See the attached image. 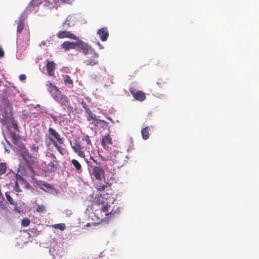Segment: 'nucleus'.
Here are the masks:
<instances>
[{
    "label": "nucleus",
    "mask_w": 259,
    "mask_h": 259,
    "mask_svg": "<svg viewBox=\"0 0 259 259\" xmlns=\"http://www.w3.org/2000/svg\"><path fill=\"white\" fill-rule=\"evenodd\" d=\"M90 159L94 162V164L88 169L91 178L97 181H102L105 176L104 163L98 159H95L92 156H90Z\"/></svg>",
    "instance_id": "7ed1b4c3"
},
{
    "label": "nucleus",
    "mask_w": 259,
    "mask_h": 259,
    "mask_svg": "<svg viewBox=\"0 0 259 259\" xmlns=\"http://www.w3.org/2000/svg\"><path fill=\"white\" fill-rule=\"evenodd\" d=\"M112 144V139L109 134L103 136L101 140V145L104 149L107 150L109 146Z\"/></svg>",
    "instance_id": "f8f14e48"
},
{
    "label": "nucleus",
    "mask_w": 259,
    "mask_h": 259,
    "mask_svg": "<svg viewBox=\"0 0 259 259\" xmlns=\"http://www.w3.org/2000/svg\"><path fill=\"white\" fill-rule=\"evenodd\" d=\"M98 45L99 46L100 49H103V47H102L101 45L100 44V43L99 42H98Z\"/></svg>",
    "instance_id": "49530a36"
},
{
    "label": "nucleus",
    "mask_w": 259,
    "mask_h": 259,
    "mask_svg": "<svg viewBox=\"0 0 259 259\" xmlns=\"http://www.w3.org/2000/svg\"><path fill=\"white\" fill-rule=\"evenodd\" d=\"M52 142L54 145V146L56 148V149L57 150V151L62 155H63V153L62 152V148L61 147L59 146L57 142L55 140H52Z\"/></svg>",
    "instance_id": "2f4dec72"
},
{
    "label": "nucleus",
    "mask_w": 259,
    "mask_h": 259,
    "mask_svg": "<svg viewBox=\"0 0 259 259\" xmlns=\"http://www.w3.org/2000/svg\"><path fill=\"white\" fill-rule=\"evenodd\" d=\"M41 0H32L29 6V8H30L31 7H35L38 6L39 5H41L40 3Z\"/></svg>",
    "instance_id": "7c9ffc66"
},
{
    "label": "nucleus",
    "mask_w": 259,
    "mask_h": 259,
    "mask_svg": "<svg viewBox=\"0 0 259 259\" xmlns=\"http://www.w3.org/2000/svg\"><path fill=\"white\" fill-rule=\"evenodd\" d=\"M4 56V52L2 49H0V57H3Z\"/></svg>",
    "instance_id": "37998d69"
},
{
    "label": "nucleus",
    "mask_w": 259,
    "mask_h": 259,
    "mask_svg": "<svg viewBox=\"0 0 259 259\" xmlns=\"http://www.w3.org/2000/svg\"><path fill=\"white\" fill-rule=\"evenodd\" d=\"M42 140V138L40 136L37 135L36 137H35L34 140L36 142L38 143L41 141Z\"/></svg>",
    "instance_id": "ea45409f"
},
{
    "label": "nucleus",
    "mask_w": 259,
    "mask_h": 259,
    "mask_svg": "<svg viewBox=\"0 0 259 259\" xmlns=\"http://www.w3.org/2000/svg\"><path fill=\"white\" fill-rule=\"evenodd\" d=\"M14 210H15V211H17V212H20V210L18 209L17 205H16V206H14Z\"/></svg>",
    "instance_id": "a18cd8bd"
},
{
    "label": "nucleus",
    "mask_w": 259,
    "mask_h": 259,
    "mask_svg": "<svg viewBox=\"0 0 259 259\" xmlns=\"http://www.w3.org/2000/svg\"><path fill=\"white\" fill-rule=\"evenodd\" d=\"M7 200L10 202V203L14 206L17 205V203L15 202L12 197L10 196V192H7L5 193Z\"/></svg>",
    "instance_id": "cd10ccee"
},
{
    "label": "nucleus",
    "mask_w": 259,
    "mask_h": 259,
    "mask_svg": "<svg viewBox=\"0 0 259 259\" xmlns=\"http://www.w3.org/2000/svg\"><path fill=\"white\" fill-rule=\"evenodd\" d=\"M98 58H89L83 61V63L87 66H94L99 64Z\"/></svg>",
    "instance_id": "aec40b11"
},
{
    "label": "nucleus",
    "mask_w": 259,
    "mask_h": 259,
    "mask_svg": "<svg viewBox=\"0 0 259 259\" xmlns=\"http://www.w3.org/2000/svg\"><path fill=\"white\" fill-rule=\"evenodd\" d=\"M97 34L99 35L101 40L103 41H106L109 36L108 29L105 27L99 29L97 32Z\"/></svg>",
    "instance_id": "dca6fc26"
},
{
    "label": "nucleus",
    "mask_w": 259,
    "mask_h": 259,
    "mask_svg": "<svg viewBox=\"0 0 259 259\" xmlns=\"http://www.w3.org/2000/svg\"><path fill=\"white\" fill-rule=\"evenodd\" d=\"M47 85L48 91L56 102L59 103L62 106L68 107L70 105L68 98L63 94L55 84L49 82Z\"/></svg>",
    "instance_id": "f257e3e1"
},
{
    "label": "nucleus",
    "mask_w": 259,
    "mask_h": 259,
    "mask_svg": "<svg viewBox=\"0 0 259 259\" xmlns=\"http://www.w3.org/2000/svg\"><path fill=\"white\" fill-rule=\"evenodd\" d=\"M13 109L10 103L7 101H4V107L0 110V120L3 124H6L8 119L12 115Z\"/></svg>",
    "instance_id": "20e7f679"
},
{
    "label": "nucleus",
    "mask_w": 259,
    "mask_h": 259,
    "mask_svg": "<svg viewBox=\"0 0 259 259\" xmlns=\"http://www.w3.org/2000/svg\"><path fill=\"white\" fill-rule=\"evenodd\" d=\"M77 48L81 50L84 55H87L90 53L95 58H98L99 57V54L94 50L92 49L91 47L87 43L84 42L82 40H78Z\"/></svg>",
    "instance_id": "39448f33"
},
{
    "label": "nucleus",
    "mask_w": 259,
    "mask_h": 259,
    "mask_svg": "<svg viewBox=\"0 0 259 259\" xmlns=\"http://www.w3.org/2000/svg\"><path fill=\"white\" fill-rule=\"evenodd\" d=\"M24 20L25 17L23 15H21L19 19L18 26H17V32L19 33H21L24 27Z\"/></svg>",
    "instance_id": "6ab92c4d"
},
{
    "label": "nucleus",
    "mask_w": 259,
    "mask_h": 259,
    "mask_svg": "<svg viewBox=\"0 0 259 259\" xmlns=\"http://www.w3.org/2000/svg\"><path fill=\"white\" fill-rule=\"evenodd\" d=\"M82 140L84 141L87 143V146H85L86 150H88V151L90 150V147L92 146V144L90 137L88 135H85L82 138Z\"/></svg>",
    "instance_id": "5701e85b"
},
{
    "label": "nucleus",
    "mask_w": 259,
    "mask_h": 259,
    "mask_svg": "<svg viewBox=\"0 0 259 259\" xmlns=\"http://www.w3.org/2000/svg\"><path fill=\"white\" fill-rule=\"evenodd\" d=\"M9 137L11 139L13 143L16 145L19 140V137L16 135L14 132H10L9 134Z\"/></svg>",
    "instance_id": "4be33fe9"
},
{
    "label": "nucleus",
    "mask_w": 259,
    "mask_h": 259,
    "mask_svg": "<svg viewBox=\"0 0 259 259\" xmlns=\"http://www.w3.org/2000/svg\"><path fill=\"white\" fill-rule=\"evenodd\" d=\"M19 152L21 157H22L24 160L29 158V157H30L31 155H32L29 153V150L25 147L24 145H22L20 147Z\"/></svg>",
    "instance_id": "a211bd4d"
},
{
    "label": "nucleus",
    "mask_w": 259,
    "mask_h": 259,
    "mask_svg": "<svg viewBox=\"0 0 259 259\" xmlns=\"http://www.w3.org/2000/svg\"><path fill=\"white\" fill-rule=\"evenodd\" d=\"M79 38L75 42H70L69 41H64L62 45V47L66 51H69L71 49H75L78 47Z\"/></svg>",
    "instance_id": "4468645a"
},
{
    "label": "nucleus",
    "mask_w": 259,
    "mask_h": 259,
    "mask_svg": "<svg viewBox=\"0 0 259 259\" xmlns=\"http://www.w3.org/2000/svg\"><path fill=\"white\" fill-rule=\"evenodd\" d=\"M57 36L59 38H68L75 40H78V37L74 34L67 31H60L57 33Z\"/></svg>",
    "instance_id": "ddd939ff"
},
{
    "label": "nucleus",
    "mask_w": 259,
    "mask_h": 259,
    "mask_svg": "<svg viewBox=\"0 0 259 259\" xmlns=\"http://www.w3.org/2000/svg\"><path fill=\"white\" fill-rule=\"evenodd\" d=\"M14 190L17 192H22V190L21 189L20 186L18 185V181H16L13 188Z\"/></svg>",
    "instance_id": "c9c22d12"
},
{
    "label": "nucleus",
    "mask_w": 259,
    "mask_h": 259,
    "mask_svg": "<svg viewBox=\"0 0 259 259\" xmlns=\"http://www.w3.org/2000/svg\"><path fill=\"white\" fill-rule=\"evenodd\" d=\"M71 148L73 151L76 153L80 157L84 158L85 154L82 150V147L79 142L76 143L74 145H71Z\"/></svg>",
    "instance_id": "f3484780"
},
{
    "label": "nucleus",
    "mask_w": 259,
    "mask_h": 259,
    "mask_svg": "<svg viewBox=\"0 0 259 259\" xmlns=\"http://www.w3.org/2000/svg\"><path fill=\"white\" fill-rule=\"evenodd\" d=\"M83 158L87 164L88 169H90V168L94 164V162H93L92 163L91 161H89L88 159L85 158V157Z\"/></svg>",
    "instance_id": "4c0bfd02"
},
{
    "label": "nucleus",
    "mask_w": 259,
    "mask_h": 259,
    "mask_svg": "<svg viewBox=\"0 0 259 259\" xmlns=\"http://www.w3.org/2000/svg\"><path fill=\"white\" fill-rule=\"evenodd\" d=\"M30 221L28 218H24L22 220V226L24 227H26L30 225Z\"/></svg>",
    "instance_id": "f704fd0d"
},
{
    "label": "nucleus",
    "mask_w": 259,
    "mask_h": 259,
    "mask_svg": "<svg viewBox=\"0 0 259 259\" xmlns=\"http://www.w3.org/2000/svg\"><path fill=\"white\" fill-rule=\"evenodd\" d=\"M39 149L38 146L33 144L31 147V151L33 153H37Z\"/></svg>",
    "instance_id": "e433bc0d"
},
{
    "label": "nucleus",
    "mask_w": 259,
    "mask_h": 259,
    "mask_svg": "<svg viewBox=\"0 0 259 259\" xmlns=\"http://www.w3.org/2000/svg\"><path fill=\"white\" fill-rule=\"evenodd\" d=\"M101 210L103 212L105 213L106 216L110 215L111 217L112 215L113 217L115 216L116 214H118L119 212V209L118 207L115 210L112 209L110 210V205L106 204V205H102Z\"/></svg>",
    "instance_id": "9d476101"
},
{
    "label": "nucleus",
    "mask_w": 259,
    "mask_h": 259,
    "mask_svg": "<svg viewBox=\"0 0 259 259\" xmlns=\"http://www.w3.org/2000/svg\"><path fill=\"white\" fill-rule=\"evenodd\" d=\"M129 90L135 100L142 102L146 99L145 94L142 91L138 90L135 92L133 88H130Z\"/></svg>",
    "instance_id": "9b49d317"
},
{
    "label": "nucleus",
    "mask_w": 259,
    "mask_h": 259,
    "mask_svg": "<svg viewBox=\"0 0 259 259\" xmlns=\"http://www.w3.org/2000/svg\"><path fill=\"white\" fill-rule=\"evenodd\" d=\"M71 164L73 165L75 169L78 171H81V165L80 163L76 159H72L71 161Z\"/></svg>",
    "instance_id": "b1692460"
},
{
    "label": "nucleus",
    "mask_w": 259,
    "mask_h": 259,
    "mask_svg": "<svg viewBox=\"0 0 259 259\" xmlns=\"http://www.w3.org/2000/svg\"><path fill=\"white\" fill-rule=\"evenodd\" d=\"M2 205V208L3 209H7V206L6 204H4L1 205Z\"/></svg>",
    "instance_id": "c03bdc74"
},
{
    "label": "nucleus",
    "mask_w": 259,
    "mask_h": 259,
    "mask_svg": "<svg viewBox=\"0 0 259 259\" xmlns=\"http://www.w3.org/2000/svg\"><path fill=\"white\" fill-rule=\"evenodd\" d=\"M57 162L56 160L51 161L48 164V167L50 171H55L57 169Z\"/></svg>",
    "instance_id": "bb28decb"
},
{
    "label": "nucleus",
    "mask_w": 259,
    "mask_h": 259,
    "mask_svg": "<svg viewBox=\"0 0 259 259\" xmlns=\"http://www.w3.org/2000/svg\"><path fill=\"white\" fill-rule=\"evenodd\" d=\"M64 82L65 84H70L71 86L73 85V80L70 76L68 75H65L64 77Z\"/></svg>",
    "instance_id": "c85d7f7f"
},
{
    "label": "nucleus",
    "mask_w": 259,
    "mask_h": 259,
    "mask_svg": "<svg viewBox=\"0 0 259 259\" xmlns=\"http://www.w3.org/2000/svg\"><path fill=\"white\" fill-rule=\"evenodd\" d=\"M36 210L38 212L44 213L46 211L45 206L43 205H37Z\"/></svg>",
    "instance_id": "72a5a7b5"
},
{
    "label": "nucleus",
    "mask_w": 259,
    "mask_h": 259,
    "mask_svg": "<svg viewBox=\"0 0 259 259\" xmlns=\"http://www.w3.org/2000/svg\"><path fill=\"white\" fill-rule=\"evenodd\" d=\"M26 163L28 166V168L31 171H33L34 168H37L38 167V161L37 159L32 155L30 157L25 160Z\"/></svg>",
    "instance_id": "1a4fd4ad"
},
{
    "label": "nucleus",
    "mask_w": 259,
    "mask_h": 259,
    "mask_svg": "<svg viewBox=\"0 0 259 259\" xmlns=\"http://www.w3.org/2000/svg\"><path fill=\"white\" fill-rule=\"evenodd\" d=\"M74 23V19L72 16H68L65 22H64V25H67L68 27H71L73 25Z\"/></svg>",
    "instance_id": "393cba45"
},
{
    "label": "nucleus",
    "mask_w": 259,
    "mask_h": 259,
    "mask_svg": "<svg viewBox=\"0 0 259 259\" xmlns=\"http://www.w3.org/2000/svg\"><path fill=\"white\" fill-rule=\"evenodd\" d=\"M94 187L99 191H104L107 186L103 184L101 181H98L94 183Z\"/></svg>",
    "instance_id": "412c9836"
},
{
    "label": "nucleus",
    "mask_w": 259,
    "mask_h": 259,
    "mask_svg": "<svg viewBox=\"0 0 259 259\" xmlns=\"http://www.w3.org/2000/svg\"><path fill=\"white\" fill-rule=\"evenodd\" d=\"M149 126L145 127L141 131L142 136L144 140H147L149 138Z\"/></svg>",
    "instance_id": "a878e982"
},
{
    "label": "nucleus",
    "mask_w": 259,
    "mask_h": 259,
    "mask_svg": "<svg viewBox=\"0 0 259 259\" xmlns=\"http://www.w3.org/2000/svg\"><path fill=\"white\" fill-rule=\"evenodd\" d=\"M48 138L52 142V140H55L60 144L64 143L63 138H61L60 135L56 131V130L52 127H49L48 130Z\"/></svg>",
    "instance_id": "423d86ee"
},
{
    "label": "nucleus",
    "mask_w": 259,
    "mask_h": 259,
    "mask_svg": "<svg viewBox=\"0 0 259 259\" xmlns=\"http://www.w3.org/2000/svg\"><path fill=\"white\" fill-rule=\"evenodd\" d=\"M53 227L55 229H60L61 231H63L66 228L65 224L63 223L55 224Z\"/></svg>",
    "instance_id": "473e14b6"
},
{
    "label": "nucleus",
    "mask_w": 259,
    "mask_h": 259,
    "mask_svg": "<svg viewBox=\"0 0 259 259\" xmlns=\"http://www.w3.org/2000/svg\"><path fill=\"white\" fill-rule=\"evenodd\" d=\"M43 186H45V187H46L48 189H50L51 188V185L50 184H47V183L43 184Z\"/></svg>",
    "instance_id": "79ce46f5"
},
{
    "label": "nucleus",
    "mask_w": 259,
    "mask_h": 259,
    "mask_svg": "<svg viewBox=\"0 0 259 259\" xmlns=\"http://www.w3.org/2000/svg\"><path fill=\"white\" fill-rule=\"evenodd\" d=\"M83 108L85 109V112L88 114V116L87 117V119L88 121H91V120L97 121V123H106V121L104 120L98 119L96 118V116L95 114H94L92 111L90 109L89 107H87V105L84 103L83 105Z\"/></svg>",
    "instance_id": "6e6552de"
},
{
    "label": "nucleus",
    "mask_w": 259,
    "mask_h": 259,
    "mask_svg": "<svg viewBox=\"0 0 259 259\" xmlns=\"http://www.w3.org/2000/svg\"><path fill=\"white\" fill-rule=\"evenodd\" d=\"M12 126H13V127L15 130H18V124H17V122H16L15 120H14V121L12 122Z\"/></svg>",
    "instance_id": "58836bf2"
},
{
    "label": "nucleus",
    "mask_w": 259,
    "mask_h": 259,
    "mask_svg": "<svg viewBox=\"0 0 259 259\" xmlns=\"http://www.w3.org/2000/svg\"><path fill=\"white\" fill-rule=\"evenodd\" d=\"M51 117H52L54 120H55V116H54L52 115V116H51Z\"/></svg>",
    "instance_id": "de8ad7c7"
},
{
    "label": "nucleus",
    "mask_w": 259,
    "mask_h": 259,
    "mask_svg": "<svg viewBox=\"0 0 259 259\" xmlns=\"http://www.w3.org/2000/svg\"><path fill=\"white\" fill-rule=\"evenodd\" d=\"M73 0H60V1L67 4H70ZM60 0H41V5L50 9L57 8Z\"/></svg>",
    "instance_id": "0eeeda50"
},
{
    "label": "nucleus",
    "mask_w": 259,
    "mask_h": 259,
    "mask_svg": "<svg viewBox=\"0 0 259 259\" xmlns=\"http://www.w3.org/2000/svg\"><path fill=\"white\" fill-rule=\"evenodd\" d=\"M47 85L48 91L56 102L59 103L62 106L68 107L70 105L68 98L63 94L55 84L49 82Z\"/></svg>",
    "instance_id": "f03ea898"
},
{
    "label": "nucleus",
    "mask_w": 259,
    "mask_h": 259,
    "mask_svg": "<svg viewBox=\"0 0 259 259\" xmlns=\"http://www.w3.org/2000/svg\"><path fill=\"white\" fill-rule=\"evenodd\" d=\"M46 64L47 71L49 76H54L55 75V70L56 64L53 61L47 60Z\"/></svg>",
    "instance_id": "2eb2a0df"
},
{
    "label": "nucleus",
    "mask_w": 259,
    "mask_h": 259,
    "mask_svg": "<svg viewBox=\"0 0 259 259\" xmlns=\"http://www.w3.org/2000/svg\"><path fill=\"white\" fill-rule=\"evenodd\" d=\"M19 79L21 81H24L26 79V76L25 74H22L19 75Z\"/></svg>",
    "instance_id": "a19ab883"
},
{
    "label": "nucleus",
    "mask_w": 259,
    "mask_h": 259,
    "mask_svg": "<svg viewBox=\"0 0 259 259\" xmlns=\"http://www.w3.org/2000/svg\"><path fill=\"white\" fill-rule=\"evenodd\" d=\"M7 164L6 163H0V176L4 174L7 170Z\"/></svg>",
    "instance_id": "c756f323"
}]
</instances>
